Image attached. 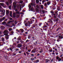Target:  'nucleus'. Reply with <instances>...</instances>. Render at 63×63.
<instances>
[{
	"label": "nucleus",
	"mask_w": 63,
	"mask_h": 63,
	"mask_svg": "<svg viewBox=\"0 0 63 63\" xmlns=\"http://www.w3.org/2000/svg\"><path fill=\"white\" fill-rule=\"evenodd\" d=\"M16 3L17 2H14L13 3V5L14 6V10L16 11H17V10L16 8Z\"/></svg>",
	"instance_id": "1"
},
{
	"label": "nucleus",
	"mask_w": 63,
	"mask_h": 63,
	"mask_svg": "<svg viewBox=\"0 0 63 63\" xmlns=\"http://www.w3.org/2000/svg\"><path fill=\"white\" fill-rule=\"evenodd\" d=\"M35 0H32V3L31 4V5L32 7H35Z\"/></svg>",
	"instance_id": "2"
},
{
	"label": "nucleus",
	"mask_w": 63,
	"mask_h": 63,
	"mask_svg": "<svg viewBox=\"0 0 63 63\" xmlns=\"http://www.w3.org/2000/svg\"><path fill=\"white\" fill-rule=\"evenodd\" d=\"M32 27H31L30 28V30H32V29H33V28H35L36 26H38V25L37 24H35L34 25H33L32 26Z\"/></svg>",
	"instance_id": "3"
},
{
	"label": "nucleus",
	"mask_w": 63,
	"mask_h": 63,
	"mask_svg": "<svg viewBox=\"0 0 63 63\" xmlns=\"http://www.w3.org/2000/svg\"><path fill=\"white\" fill-rule=\"evenodd\" d=\"M1 5L3 7V8H5V6H6V5L3 3H0V9H2V8L1 6Z\"/></svg>",
	"instance_id": "4"
},
{
	"label": "nucleus",
	"mask_w": 63,
	"mask_h": 63,
	"mask_svg": "<svg viewBox=\"0 0 63 63\" xmlns=\"http://www.w3.org/2000/svg\"><path fill=\"white\" fill-rule=\"evenodd\" d=\"M26 22V21H25L24 22V24H32V21H31V22H29L28 21V22L27 23H25Z\"/></svg>",
	"instance_id": "5"
},
{
	"label": "nucleus",
	"mask_w": 63,
	"mask_h": 63,
	"mask_svg": "<svg viewBox=\"0 0 63 63\" xmlns=\"http://www.w3.org/2000/svg\"><path fill=\"white\" fill-rule=\"evenodd\" d=\"M58 39L60 40H61L62 39H63V35H61L59 36Z\"/></svg>",
	"instance_id": "6"
},
{
	"label": "nucleus",
	"mask_w": 63,
	"mask_h": 63,
	"mask_svg": "<svg viewBox=\"0 0 63 63\" xmlns=\"http://www.w3.org/2000/svg\"><path fill=\"white\" fill-rule=\"evenodd\" d=\"M22 47V45L20 44H19L17 45V47L18 48H20Z\"/></svg>",
	"instance_id": "7"
},
{
	"label": "nucleus",
	"mask_w": 63,
	"mask_h": 63,
	"mask_svg": "<svg viewBox=\"0 0 63 63\" xmlns=\"http://www.w3.org/2000/svg\"><path fill=\"white\" fill-rule=\"evenodd\" d=\"M5 38L6 39V40H9V35H6Z\"/></svg>",
	"instance_id": "8"
},
{
	"label": "nucleus",
	"mask_w": 63,
	"mask_h": 63,
	"mask_svg": "<svg viewBox=\"0 0 63 63\" xmlns=\"http://www.w3.org/2000/svg\"><path fill=\"white\" fill-rule=\"evenodd\" d=\"M17 40L18 41H20L21 40V37L19 36L17 38Z\"/></svg>",
	"instance_id": "9"
},
{
	"label": "nucleus",
	"mask_w": 63,
	"mask_h": 63,
	"mask_svg": "<svg viewBox=\"0 0 63 63\" xmlns=\"http://www.w3.org/2000/svg\"><path fill=\"white\" fill-rule=\"evenodd\" d=\"M19 31L21 32L22 33H23V32H24V30L22 29H20L19 30Z\"/></svg>",
	"instance_id": "10"
},
{
	"label": "nucleus",
	"mask_w": 63,
	"mask_h": 63,
	"mask_svg": "<svg viewBox=\"0 0 63 63\" xmlns=\"http://www.w3.org/2000/svg\"><path fill=\"white\" fill-rule=\"evenodd\" d=\"M39 60H34V63H38L39 62Z\"/></svg>",
	"instance_id": "11"
},
{
	"label": "nucleus",
	"mask_w": 63,
	"mask_h": 63,
	"mask_svg": "<svg viewBox=\"0 0 63 63\" xmlns=\"http://www.w3.org/2000/svg\"><path fill=\"white\" fill-rule=\"evenodd\" d=\"M19 6L20 7V10H21V8L22 7H24V6H23L22 5H20Z\"/></svg>",
	"instance_id": "12"
},
{
	"label": "nucleus",
	"mask_w": 63,
	"mask_h": 63,
	"mask_svg": "<svg viewBox=\"0 0 63 63\" xmlns=\"http://www.w3.org/2000/svg\"><path fill=\"white\" fill-rule=\"evenodd\" d=\"M5 15V13H2L1 14V15L0 16V17H2L3 16H4Z\"/></svg>",
	"instance_id": "13"
},
{
	"label": "nucleus",
	"mask_w": 63,
	"mask_h": 63,
	"mask_svg": "<svg viewBox=\"0 0 63 63\" xmlns=\"http://www.w3.org/2000/svg\"><path fill=\"white\" fill-rule=\"evenodd\" d=\"M2 24L3 25H6L7 26H8V27H10V25L8 24Z\"/></svg>",
	"instance_id": "14"
},
{
	"label": "nucleus",
	"mask_w": 63,
	"mask_h": 63,
	"mask_svg": "<svg viewBox=\"0 0 63 63\" xmlns=\"http://www.w3.org/2000/svg\"><path fill=\"white\" fill-rule=\"evenodd\" d=\"M0 27L2 30H3V29H4L5 28V27L3 26H1Z\"/></svg>",
	"instance_id": "15"
},
{
	"label": "nucleus",
	"mask_w": 63,
	"mask_h": 63,
	"mask_svg": "<svg viewBox=\"0 0 63 63\" xmlns=\"http://www.w3.org/2000/svg\"><path fill=\"white\" fill-rule=\"evenodd\" d=\"M16 26V25H15L14 24H12V25H11L10 26V27H13V26H14V27H15Z\"/></svg>",
	"instance_id": "16"
},
{
	"label": "nucleus",
	"mask_w": 63,
	"mask_h": 63,
	"mask_svg": "<svg viewBox=\"0 0 63 63\" xmlns=\"http://www.w3.org/2000/svg\"><path fill=\"white\" fill-rule=\"evenodd\" d=\"M51 22L52 23V21H51V19H49L48 20L47 22L48 23H49V22Z\"/></svg>",
	"instance_id": "17"
},
{
	"label": "nucleus",
	"mask_w": 63,
	"mask_h": 63,
	"mask_svg": "<svg viewBox=\"0 0 63 63\" xmlns=\"http://www.w3.org/2000/svg\"><path fill=\"white\" fill-rule=\"evenodd\" d=\"M8 32V31L7 30H5V31H4L3 32V33H7Z\"/></svg>",
	"instance_id": "18"
},
{
	"label": "nucleus",
	"mask_w": 63,
	"mask_h": 63,
	"mask_svg": "<svg viewBox=\"0 0 63 63\" xmlns=\"http://www.w3.org/2000/svg\"><path fill=\"white\" fill-rule=\"evenodd\" d=\"M9 48L10 50H11V52H13V51L12 50H13V49L14 48V47H13V48H11V47H10Z\"/></svg>",
	"instance_id": "19"
},
{
	"label": "nucleus",
	"mask_w": 63,
	"mask_h": 63,
	"mask_svg": "<svg viewBox=\"0 0 63 63\" xmlns=\"http://www.w3.org/2000/svg\"><path fill=\"white\" fill-rule=\"evenodd\" d=\"M44 6L45 7H46V8H47V4L46 3H45Z\"/></svg>",
	"instance_id": "20"
},
{
	"label": "nucleus",
	"mask_w": 63,
	"mask_h": 63,
	"mask_svg": "<svg viewBox=\"0 0 63 63\" xmlns=\"http://www.w3.org/2000/svg\"><path fill=\"white\" fill-rule=\"evenodd\" d=\"M46 63H47V62H48V61H50V60L47 59H46Z\"/></svg>",
	"instance_id": "21"
},
{
	"label": "nucleus",
	"mask_w": 63,
	"mask_h": 63,
	"mask_svg": "<svg viewBox=\"0 0 63 63\" xmlns=\"http://www.w3.org/2000/svg\"><path fill=\"white\" fill-rule=\"evenodd\" d=\"M20 42L21 43V44H22L23 43H24V42L22 41V40H21L20 41Z\"/></svg>",
	"instance_id": "22"
},
{
	"label": "nucleus",
	"mask_w": 63,
	"mask_h": 63,
	"mask_svg": "<svg viewBox=\"0 0 63 63\" xmlns=\"http://www.w3.org/2000/svg\"><path fill=\"white\" fill-rule=\"evenodd\" d=\"M15 50V52H16L17 51H18V50H19V49L18 48H17L16 49H14Z\"/></svg>",
	"instance_id": "23"
},
{
	"label": "nucleus",
	"mask_w": 63,
	"mask_h": 63,
	"mask_svg": "<svg viewBox=\"0 0 63 63\" xmlns=\"http://www.w3.org/2000/svg\"><path fill=\"white\" fill-rule=\"evenodd\" d=\"M12 0H8V2L10 4H11L12 3Z\"/></svg>",
	"instance_id": "24"
},
{
	"label": "nucleus",
	"mask_w": 63,
	"mask_h": 63,
	"mask_svg": "<svg viewBox=\"0 0 63 63\" xmlns=\"http://www.w3.org/2000/svg\"><path fill=\"white\" fill-rule=\"evenodd\" d=\"M10 16L11 17H12V12H10Z\"/></svg>",
	"instance_id": "25"
},
{
	"label": "nucleus",
	"mask_w": 63,
	"mask_h": 63,
	"mask_svg": "<svg viewBox=\"0 0 63 63\" xmlns=\"http://www.w3.org/2000/svg\"><path fill=\"white\" fill-rule=\"evenodd\" d=\"M40 7L42 9H44V5H41Z\"/></svg>",
	"instance_id": "26"
},
{
	"label": "nucleus",
	"mask_w": 63,
	"mask_h": 63,
	"mask_svg": "<svg viewBox=\"0 0 63 63\" xmlns=\"http://www.w3.org/2000/svg\"><path fill=\"white\" fill-rule=\"evenodd\" d=\"M13 16L14 17H16V13H14L13 14Z\"/></svg>",
	"instance_id": "27"
},
{
	"label": "nucleus",
	"mask_w": 63,
	"mask_h": 63,
	"mask_svg": "<svg viewBox=\"0 0 63 63\" xmlns=\"http://www.w3.org/2000/svg\"><path fill=\"white\" fill-rule=\"evenodd\" d=\"M1 12L2 13H3L5 14V10H1Z\"/></svg>",
	"instance_id": "28"
},
{
	"label": "nucleus",
	"mask_w": 63,
	"mask_h": 63,
	"mask_svg": "<svg viewBox=\"0 0 63 63\" xmlns=\"http://www.w3.org/2000/svg\"><path fill=\"white\" fill-rule=\"evenodd\" d=\"M47 3L48 5H49L50 4V2L49 1H48L47 2Z\"/></svg>",
	"instance_id": "29"
},
{
	"label": "nucleus",
	"mask_w": 63,
	"mask_h": 63,
	"mask_svg": "<svg viewBox=\"0 0 63 63\" xmlns=\"http://www.w3.org/2000/svg\"><path fill=\"white\" fill-rule=\"evenodd\" d=\"M36 3L37 4L39 3V0H36Z\"/></svg>",
	"instance_id": "30"
},
{
	"label": "nucleus",
	"mask_w": 63,
	"mask_h": 63,
	"mask_svg": "<svg viewBox=\"0 0 63 63\" xmlns=\"http://www.w3.org/2000/svg\"><path fill=\"white\" fill-rule=\"evenodd\" d=\"M9 13V11L7 10L6 11V14L7 15H8Z\"/></svg>",
	"instance_id": "31"
},
{
	"label": "nucleus",
	"mask_w": 63,
	"mask_h": 63,
	"mask_svg": "<svg viewBox=\"0 0 63 63\" xmlns=\"http://www.w3.org/2000/svg\"><path fill=\"white\" fill-rule=\"evenodd\" d=\"M28 7L29 8V9H30V8H31V6L30 4H29Z\"/></svg>",
	"instance_id": "32"
},
{
	"label": "nucleus",
	"mask_w": 63,
	"mask_h": 63,
	"mask_svg": "<svg viewBox=\"0 0 63 63\" xmlns=\"http://www.w3.org/2000/svg\"><path fill=\"white\" fill-rule=\"evenodd\" d=\"M17 14V15H18L19 14V12H16V14Z\"/></svg>",
	"instance_id": "33"
},
{
	"label": "nucleus",
	"mask_w": 63,
	"mask_h": 63,
	"mask_svg": "<svg viewBox=\"0 0 63 63\" xmlns=\"http://www.w3.org/2000/svg\"><path fill=\"white\" fill-rule=\"evenodd\" d=\"M36 12H39V9H38L37 8H36Z\"/></svg>",
	"instance_id": "34"
},
{
	"label": "nucleus",
	"mask_w": 63,
	"mask_h": 63,
	"mask_svg": "<svg viewBox=\"0 0 63 63\" xmlns=\"http://www.w3.org/2000/svg\"><path fill=\"white\" fill-rule=\"evenodd\" d=\"M6 4V5H7V6H8L9 4V3H8V2H6L5 3Z\"/></svg>",
	"instance_id": "35"
},
{
	"label": "nucleus",
	"mask_w": 63,
	"mask_h": 63,
	"mask_svg": "<svg viewBox=\"0 0 63 63\" xmlns=\"http://www.w3.org/2000/svg\"><path fill=\"white\" fill-rule=\"evenodd\" d=\"M40 7V6L38 5H36V7L37 8H39Z\"/></svg>",
	"instance_id": "36"
},
{
	"label": "nucleus",
	"mask_w": 63,
	"mask_h": 63,
	"mask_svg": "<svg viewBox=\"0 0 63 63\" xmlns=\"http://www.w3.org/2000/svg\"><path fill=\"white\" fill-rule=\"evenodd\" d=\"M0 45L1 46H3V43L2 42H1L0 43Z\"/></svg>",
	"instance_id": "37"
},
{
	"label": "nucleus",
	"mask_w": 63,
	"mask_h": 63,
	"mask_svg": "<svg viewBox=\"0 0 63 63\" xmlns=\"http://www.w3.org/2000/svg\"><path fill=\"white\" fill-rule=\"evenodd\" d=\"M46 1L45 0H43L42 1V3H44L45 2H46Z\"/></svg>",
	"instance_id": "38"
},
{
	"label": "nucleus",
	"mask_w": 63,
	"mask_h": 63,
	"mask_svg": "<svg viewBox=\"0 0 63 63\" xmlns=\"http://www.w3.org/2000/svg\"><path fill=\"white\" fill-rule=\"evenodd\" d=\"M43 51V49H41L40 50V53H42V52Z\"/></svg>",
	"instance_id": "39"
},
{
	"label": "nucleus",
	"mask_w": 63,
	"mask_h": 63,
	"mask_svg": "<svg viewBox=\"0 0 63 63\" xmlns=\"http://www.w3.org/2000/svg\"><path fill=\"white\" fill-rule=\"evenodd\" d=\"M9 10H11V6H9Z\"/></svg>",
	"instance_id": "40"
},
{
	"label": "nucleus",
	"mask_w": 63,
	"mask_h": 63,
	"mask_svg": "<svg viewBox=\"0 0 63 63\" xmlns=\"http://www.w3.org/2000/svg\"><path fill=\"white\" fill-rule=\"evenodd\" d=\"M61 60V59L60 58H59V59L58 60V61L59 62V61H60Z\"/></svg>",
	"instance_id": "41"
},
{
	"label": "nucleus",
	"mask_w": 63,
	"mask_h": 63,
	"mask_svg": "<svg viewBox=\"0 0 63 63\" xmlns=\"http://www.w3.org/2000/svg\"><path fill=\"white\" fill-rule=\"evenodd\" d=\"M54 5H56V1H55L54 3Z\"/></svg>",
	"instance_id": "42"
},
{
	"label": "nucleus",
	"mask_w": 63,
	"mask_h": 63,
	"mask_svg": "<svg viewBox=\"0 0 63 63\" xmlns=\"http://www.w3.org/2000/svg\"><path fill=\"white\" fill-rule=\"evenodd\" d=\"M60 39H57V42H60Z\"/></svg>",
	"instance_id": "43"
},
{
	"label": "nucleus",
	"mask_w": 63,
	"mask_h": 63,
	"mask_svg": "<svg viewBox=\"0 0 63 63\" xmlns=\"http://www.w3.org/2000/svg\"><path fill=\"white\" fill-rule=\"evenodd\" d=\"M1 40L2 42H3L4 41V38H2Z\"/></svg>",
	"instance_id": "44"
},
{
	"label": "nucleus",
	"mask_w": 63,
	"mask_h": 63,
	"mask_svg": "<svg viewBox=\"0 0 63 63\" xmlns=\"http://www.w3.org/2000/svg\"><path fill=\"white\" fill-rule=\"evenodd\" d=\"M31 60H35V59L34 58H31Z\"/></svg>",
	"instance_id": "45"
},
{
	"label": "nucleus",
	"mask_w": 63,
	"mask_h": 63,
	"mask_svg": "<svg viewBox=\"0 0 63 63\" xmlns=\"http://www.w3.org/2000/svg\"><path fill=\"white\" fill-rule=\"evenodd\" d=\"M28 52H30L31 51V49H28Z\"/></svg>",
	"instance_id": "46"
},
{
	"label": "nucleus",
	"mask_w": 63,
	"mask_h": 63,
	"mask_svg": "<svg viewBox=\"0 0 63 63\" xmlns=\"http://www.w3.org/2000/svg\"><path fill=\"white\" fill-rule=\"evenodd\" d=\"M32 52L33 53H35V51H34V50H32Z\"/></svg>",
	"instance_id": "47"
},
{
	"label": "nucleus",
	"mask_w": 63,
	"mask_h": 63,
	"mask_svg": "<svg viewBox=\"0 0 63 63\" xmlns=\"http://www.w3.org/2000/svg\"><path fill=\"white\" fill-rule=\"evenodd\" d=\"M33 10H34V8H33V7H32L31 9V11H33Z\"/></svg>",
	"instance_id": "48"
},
{
	"label": "nucleus",
	"mask_w": 63,
	"mask_h": 63,
	"mask_svg": "<svg viewBox=\"0 0 63 63\" xmlns=\"http://www.w3.org/2000/svg\"><path fill=\"white\" fill-rule=\"evenodd\" d=\"M15 24H17V21H15Z\"/></svg>",
	"instance_id": "49"
},
{
	"label": "nucleus",
	"mask_w": 63,
	"mask_h": 63,
	"mask_svg": "<svg viewBox=\"0 0 63 63\" xmlns=\"http://www.w3.org/2000/svg\"><path fill=\"white\" fill-rule=\"evenodd\" d=\"M6 18H5V17H4L2 18V20H4V19H5Z\"/></svg>",
	"instance_id": "50"
},
{
	"label": "nucleus",
	"mask_w": 63,
	"mask_h": 63,
	"mask_svg": "<svg viewBox=\"0 0 63 63\" xmlns=\"http://www.w3.org/2000/svg\"><path fill=\"white\" fill-rule=\"evenodd\" d=\"M49 52H52V49H49Z\"/></svg>",
	"instance_id": "51"
},
{
	"label": "nucleus",
	"mask_w": 63,
	"mask_h": 63,
	"mask_svg": "<svg viewBox=\"0 0 63 63\" xmlns=\"http://www.w3.org/2000/svg\"><path fill=\"white\" fill-rule=\"evenodd\" d=\"M9 31H12V29L11 28H9Z\"/></svg>",
	"instance_id": "52"
},
{
	"label": "nucleus",
	"mask_w": 63,
	"mask_h": 63,
	"mask_svg": "<svg viewBox=\"0 0 63 63\" xmlns=\"http://www.w3.org/2000/svg\"><path fill=\"white\" fill-rule=\"evenodd\" d=\"M14 21H9V22H8V23H10V22H14Z\"/></svg>",
	"instance_id": "53"
},
{
	"label": "nucleus",
	"mask_w": 63,
	"mask_h": 63,
	"mask_svg": "<svg viewBox=\"0 0 63 63\" xmlns=\"http://www.w3.org/2000/svg\"><path fill=\"white\" fill-rule=\"evenodd\" d=\"M28 39H30V38H31V36H28Z\"/></svg>",
	"instance_id": "54"
},
{
	"label": "nucleus",
	"mask_w": 63,
	"mask_h": 63,
	"mask_svg": "<svg viewBox=\"0 0 63 63\" xmlns=\"http://www.w3.org/2000/svg\"><path fill=\"white\" fill-rule=\"evenodd\" d=\"M47 27V26H43V28H45V27Z\"/></svg>",
	"instance_id": "55"
},
{
	"label": "nucleus",
	"mask_w": 63,
	"mask_h": 63,
	"mask_svg": "<svg viewBox=\"0 0 63 63\" xmlns=\"http://www.w3.org/2000/svg\"><path fill=\"white\" fill-rule=\"evenodd\" d=\"M4 48L5 49H6L7 48H8V47L7 46H5L4 47Z\"/></svg>",
	"instance_id": "56"
},
{
	"label": "nucleus",
	"mask_w": 63,
	"mask_h": 63,
	"mask_svg": "<svg viewBox=\"0 0 63 63\" xmlns=\"http://www.w3.org/2000/svg\"><path fill=\"white\" fill-rule=\"evenodd\" d=\"M2 24H6V23L5 22H3L2 23Z\"/></svg>",
	"instance_id": "57"
},
{
	"label": "nucleus",
	"mask_w": 63,
	"mask_h": 63,
	"mask_svg": "<svg viewBox=\"0 0 63 63\" xmlns=\"http://www.w3.org/2000/svg\"><path fill=\"white\" fill-rule=\"evenodd\" d=\"M59 29H60V28H58L57 30V31H58V30H59Z\"/></svg>",
	"instance_id": "58"
},
{
	"label": "nucleus",
	"mask_w": 63,
	"mask_h": 63,
	"mask_svg": "<svg viewBox=\"0 0 63 63\" xmlns=\"http://www.w3.org/2000/svg\"><path fill=\"white\" fill-rule=\"evenodd\" d=\"M50 12L52 14V13H54L53 11V10L51 11Z\"/></svg>",
	"instance_id": "59"
},
{
	"label": "nucleus",
	"mask_w": 63,
	"mask_h": 63,
	"mask_svg": "<svg viewBox=\"0 0 63 63\" xmlns=\"http://www.w3.org/2000/svg\"><path fill=\"white\" fill-rule=\"evenodd\" d=\"M61 50L62 51H63V47H61Z\"/></svg>",
	"instance_id": "60"
},
{
	"label": "nucleus",
	"mask_w": 63,
	"mask_h": 63,
	"mask_svg": "<svg viewBox=\"0 0 63 63\" xmlns=\"http://www.w3.org/2000/svg\"><path fill=\"white\" fill-rule=\"evenodd\" d=\"M26 43H27L28 42H29V40L27 39V40L26 41Z\"/></svg>",
	"instance_id": "61"
},
{
	"label": "nucleus",
	"mask_w": 63,
	"mask_h": 63,
	"mask_svg": "<svg viewBox=\"0 0 63 63\" xmlns=\"http://www.w3.org/2000/svg\"><path fill=\"white\" fill-rule=\"evenodd\" d=\"M54 12L56 14H57V12H58L57 11H55Z\"/></svg>",
	"instance_id": "62"
},
{
	"label": "nucleus",
	"mask_w": 63,
	"mask_h": 63,
	"mask_svg": "<svg viewBox=\"0 0 63 63\" xmlns=\"http://www.w3.org/2000/svg\"><path fill=\"white\" fill-rule=\"evenodd\" d=\"M59 57H57V60H59Z\"/></svg>",
	"instance_id": "63"
},
{
	"label": "nucleus",
	"mask_w": 63,
	"mask_h": 63,
	"mask_svg": "<svg viewBox=\"0 0 63 63\" xmlns=\"http://www.w3.org/2000/svg\"><path fill=\"white\" fill-rule=\"evenodd\" d=\"M21 52H22V51H19L18 52V53H21Z\"/></svg>",
	"instance_id": "64"
}]
</instances>
